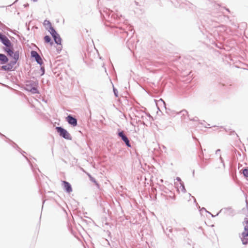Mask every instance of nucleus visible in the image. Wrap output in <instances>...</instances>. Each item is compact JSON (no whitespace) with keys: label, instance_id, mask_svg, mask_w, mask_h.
<instances>
[{"label":"nucleus","instance_id":"9b49d317","mask_svg":"<svg viewBox=\"0 0 248 248\" xmlns=\"http://www.w3.org/2000/svg\"><path fill=\"white\" fill-rule=\"evenodd\" d=\"M8 61V59L5 55L0 54V61L1 62V63H6Z\"/></svg>","mask_w":248,"mask_h":248},{"label":"nucleus","instance_id":"7ed1b4c3","mask_svg":"<svg viewBox=\"0 0 248 248\" xmlns=\"http://www.w3.org/2000/svg\"><path fill=\"white\" fill-rule=\"evenodd\" d=\"M56 129L61 136L67 140L71 139L70 134L65 129L61 127H57Z\"/></svg>","mask_w":248,"mask_h":248},{"label":"nucleus","instance_id":"1a4fd4ad","mask_svg":"<svg viewBox=\"0 0 248 248\" xmlns=\"http://www.w3.org/2000/svg\"><path fill=\"white\" fill-rule=\"evenodd\" d=\"M66 120L69 124L73 125L74 126H76L77 124V121L76 119L70 115L67 116L66 118Z\"/></svg>","mask_w":248,"mask_h":248},{"label":"nucleus","instance_id":"9d476101","mask_svg":"<svg viewBox=\"0 0 248 248\" xmlns=\"http://www.w3.org/2000/svg\"><path fill=\"white\" fill-rule=\"evenodd\" d=\"M62 184H63L64 189L67 192L70 193V192H72V188L71 187V185H70V184L69 183H68L66 181H62Z\"/></svg>","mask_w":248,"mask_h":248},{"label":"nucleus","instance_id":"ddd939ff","mask_svg":"<svg viewBox=\"0 0 248 248\" xmlns=\"http://www.w3.org/2000/svg\"><path fill=\"white\" fill-rule=\"evenodd\" d=\"M44 25L45 26H47L49 28H50V31H51V28H53L52 27V26H51V23L48 20H45L44 21Z\"/></svg>","mask_w":248,"mask_h":248},{"label":"nucleus","instance_id":"f257e3e1","mask_svg":"<svg viewBox=\"0 0 248 248\" xmlns=\"http://www.w3.org/2000/svg\"><path fill=\"white\" fill-rule=\"evenodd\" d=\"M244 230L241 234V240L244 244L248 243V218H246L245 221Z\"/></svg>","mask_w":248,"mask_h":248},{"label":"nucleus","instance_id":"f03ea898","mask_svg":"<svg viewBox=\"0 0 248 248\" xmlns=\"http://www.w3.org/2000/svg\"><path fill=\"white\" fill-rule=\"evenodd\" d=\"M50 32L51 34L53 39L55 42V43L59 45H60L61 46H59V48L60 50L62 49V39L60 37L59 34L55 31V30L53 28L51 29V31H50Z\"/></svg>","mask_w":248,"mask_h":248},{"label":"nucleus","instance_id":"6e6552de","mask_svg":"<svg viewBox=\"0 0 248 248\" xmlns=\"http://www.w3.org/2000/svg\"><path fill=\"white\" fill-rule=\"evenodd\" d=\"M31 56L34 58L36 61V62L39 63L41 64L43 63V61L40 57V56L39 55V54L37 53V52L35 51H32L31 52Z\"/></svg>","mask_w":248,"mask_h":248},{"label":"nucleus","instance_id":"f3484780","mask_svg":"<svg viewBox=\"0 0 248 248\" xmlns=\"http://www.w3.org/2000/svg\"><path fill=\"white\" fill-rule=\"evenodd\" d=\"M91 180H92L93 182L95 184V185H97V186H99L98 184L97 183V182H96V181H95L93 178H91Z\"/></svg>","mask_w":248,"mask_h":248},{"label":"nucleus","instance_id":"2eb2a0df","mask_svg":"<svg viewBox=\"0 0 248 248\" xmlns=\"http://www.w3.org/2000/svg\"><path fill=\"white\" fill-rule=\"evenodd\" d=\"M243 173L245 177H248V169H245L243 170Z\"/></svg>","mask_w":248,"mask_h":248},{"label":"nucleus","instance_id":"dca6fc26","mask_svg":"<svg viewBox=\"0 0 248 248\" xmlns=\"http://www.w3.org/2000/svg\"><path fill=\"white\" fill-rule=\"evenodd\" d=\"M31 92H32V93H37V89L36 88H31V90H30Z\"/></svg>","mask_w":248,"mask_h":248},{"label":"nucleus","instance_id":"39448f33","mask_svg":"<svg viewBox=\"0 0 248 248\" xmlns=\"http://www.w3.org/2000/svg\"><path fill=\"white\" fill-rule=\"evenodd\" d=\"M0 40L2 43L9 48L11 46V43L8 38L4 35H3L0 33Z\"/></svg>","mask_w":248,"mask_h":248},{"label":"nucleus","instance_id":"20e7f679","mask_svg":"<svg viewBox=\"0 0 248 248\" xmlns=\"http://www.w3.org/2000/svg\"><path fill=\"white\" fill-rule=\"evenodd\" d=\"M5 51L7 52L8 54L11 57L13 58L15 62H16L19 58V53L18 51L14 52L13 49H11L10 47L7 48Z\"/></svg>","mask_w":248,"mask_h":248},{"label":"nucleus","instance_id":"f8f14e48","mask_svg":"<svg viewBox=\"0 0 248 248\" xmlns=\"http://www.w3.org/2000/svg\"><path fill=\"white\" fill-rule=\"evenodd\" d=\"M1 68L4 70L11 71L13 68V66L10 64H7L5 65L2 66Z\"/></svg>","mask_w":248,"mask_h":248},{"label":"nucleus","instance_id":"4468645a","mask_svg":"<svg viewBox=\"0 0 248 248\" xmlns=\"http://www.w3.org/2000/svg\"><path fill=\"white\" fill-rule=\"evenodd\" d=\"M44 40L45 42L49 43L51 41V38L49 36L46 35L44 37Z\"/></svg>","mask_w":248,"mask_h":248},{"label":"nucleus","instance_id":"0eeeda50","mask_svg":"<svg viewBox=\"0 0 248 248\" xmlns=\"http://www.w3.org/2000/svg\"><path fill=\"white\" fill-rule=\"evenodd\" d=\"M194 197L191 196L190 194H187L183 198V202L186 204V202L190 203H193Z\"/></svg>","mask_w":248,"mask_h":248},{"label":"nucleus","instance_id":"423d86ee","mask_svg":"<svg viewBox=\"0 0 248 248\" xmlns=\"http://www.w3.org/2000/svg\"><path fill=\"white\" fill-rule=\"evenodd\" d=\"M118 135L119 137H120L122 138V140L125 143L126 145L128 147H131V145L129 143V141L128 138H127V137L124 134V133L123 131H121V132H119Z\"/></svg>","mask_w":248,"mask_h":248}]
</instances>
